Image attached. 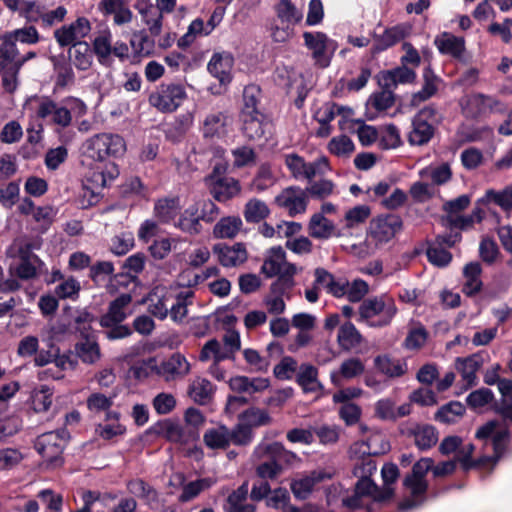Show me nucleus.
Instances as JSON below:
<instances>
[{
	"mask_svg": "<svg viewBox=\"0 0 512 512\" xmlns=\"http://www.w3.org/2000/svg\"><path fill=\"white\" fill-rule=\"evenodd\" d=\"M134 8L141 16L142 22L147 26L151 36L160 35L163 26V16L154 7L151 0H136Z\"/></svg>",
	"mask_w": 512,
	"mask_h": 512,
	"instance_id": "6ab92c4d",
	"label": "nucleus"
},
{
	"mask_svg": "<svg viewBox=\"0 0 512 512\" xmlns=\"http://www.w3.org/2000/svg\"><path fill=\"white\" fill-rule=\"evenodd\" d=\"M420 176L422 178L431 179L432 183L435 185H442L451 179L452 172L449 164L442 163L441 165L435 167L431 166L421 170Z\"/></svg>",
	"mask_w": 512,
	"mask_h": 512,
	"instance_id": "bf43d9fd",
	"label": "nucleus"
},
{
	"mask_svg": "<svg viewBox=\"0 0 512 512\" xmlns=\"http://www.w3.org/2000/svg\"><path fill=\"white\" fill-rule=\"evenodd\" d=\"M101 139L104 143L105 154L108 159L111 157H118L124 154L126 150V144L124 139L116 134L102 133Z\"/></svg>",
	"mask_w": 512,
	"mask_h": 512,
	"instance_id": "e2e57ef3",
	"label": "nucleus"
},
{
	"mask_svg": "<svg viewBox=\"0 0 512 512\" xmlns=\"http://www.w3.org/2000/svg\"><path fill=\"white\" fill-rule=\"evenodd\" d=\"M187 93L181 84L168 83L159 85L149 96V103L158 111L171 113L176 111L186 100Z\"/></svg>",
	"mask_w": 512,
	"mask_h": 512,
	"instance_id": "6e6552de",
	"label": "nucleus"
},
{
	"mask_svg": "<svg viewBox=\"0 0 512 512\" xmlns=\"http://www.w3.org/2000/svg\"><path fill=\"white\" fill-rule=\"evenodd\" d=\"M275 18L279 22L298 24L303 18V12L291 0H279L275 6Z\"/></svg>",
	"mask_w": 512,
	"mask_h": 512,
	"instance_id": "09e8293b",
	"label": "nucleus"
},
{
	"mask_svg": "<svg viewBox=\"0 0 512 512\" xmlns=\"http://www.w3.org/2000/svg\"><path fill=\"white\" fill-rule=\"evenodd\" d=\"M61 433L52 431L41 435L35 443L37 452L49 461L57 459L63 452Z\"/></svg>",
	"mask_w": 512,
	"mask_h": 512,
	"instance_id": "b1692460",
	"label": "nucleus"
},
{
	"mask_svg": "<svg viewBox=\"0 0 512 512\" xmlns=\"http://www.w3.org/2000/svg\"><path fill=\"white\" fill-rule=\"evenodd\" d=\"M180 208L179 197L160 198L155 201L153 214L160 223L167 224L174 220Z\"/></svg>",
	"mask_w": 512,
	"mask_h": 512,
	"instance_id": "473e14b6",
	"label": "nucleus"
},
{
	"mask_svg": "<svg viewBox=\"0 0 512 512\" xmlns=\"http://www.w3.org/2000/svg\"><path fill=\"white\" fill-rule=\"evenodd\" d=\"M229 437V428L225 425H217L204 432L203 442L208 449L225 450L230 446Z\"/></svg>",
	"mask_w": 512,
	"mask_h": 512,
	"instance_id": "f704fd0d",
	"label": "nucleus"
},
{
	"mask_svg": "<svg viewBox=\"0 0 512 512\" xmlns=\"http://www.w3.org/2000/svg\"><path fill=\"white\" fill-rule=\"evenodd\" d=\"M188 394L194 402L206 404L214 394V386L206 378L196 377L189 385Z\"/></svg>",
	"mask_w": 512,
	"mask_h": 512,
	"instance_id": "37998d69",
	"label": "nucleus"
},
{
	"mask_svg": "<svg viewBox=\"0 0 512 512\" xmlns=\"http://www.w3.org/2000/svg\"><path fill=\"white\" fill-rule=\"evenodd\" d=\"M431 458H421L417 461L412 469V473L404 480V485L409 489L414 497L423 494L427 489V481L425 476L433 467Z\"/></svg>",
	"mask_w": 512,
	"mask_h": 512,
	"instance_id": "dca6fc26",
	"label": "nucleus"
},
{
	"mask_svg": "<svg viewBox=\"0 0 512 512\" xmlns=\"http://www.w3.org/2000/svg\"><path fill=\"white\" fill-rule=\"evenodd\" d=\"M259 89L256 86H248L243 91V107L240 112L242 132L250 140H260L270 131V123L257 108Z\"/></svg>",
	"mask_w": 512,
	"mask_h": 512,
	"instance_id": "7ed1b4c3",
	"label": "nucleus"
},
{
	"mask_svg": "<svg viewBox=\"0 0 512 512\" xmlns=\"http://www.w3.org/2000/svg\"><path fill=\"white\" fill-rule=\"evenodd\" d=\"M465 111L471 117H479L493 113L502 114L506 111V106L493 96L476 93L468 97Z\"/></svg>",
	"mask_w": 512,
	"mask_h": 512,
	"instance_id": "4468645a",
	"label": "nucleus"
},
{
	"mask_svg": "<svg viewBox=\"0 0 512 512\" xmlns=\"http://www.w3.org/2000/svg\"><path fill=\"white\" fill-rule=\"evenodd\" d=\"M209 34L210 33H206V26L203 20L197 18L190 23L187 32L178 39V46L180 48H186L190 46L197 37L207 36Z\"/></svg>",
	"mask_w": 512,
	"mask_h": 512,
	"instance_id": "338daca9",
	"label": "nucleus"
},
{
	"mask_svg": "<svg viewBox=\"0 0 512 512\" xmlns=\"http://www.w3.org/2000/svg\"><path fill=\"white\" fill-rule=\"evenodd\" d=\"M112 33L106 29L100 31L94 38L92 47L100 64L107 65L111 62L112 56Z\"/></svg>",
	"mask_w": 512,
	"mask_h": 512,
	"instance_id": "4c0bfd02",
	"label": "nucleus"
},
{
	"mask_svg": "<svg viewBox=\"0 0 512 512\" xmlns=\"http://www.w3.org/2000/svg\"><path fill=\"white\" fill-rule=\"evenodd\" d=\"M227 116L222 112L211 113L203 122V135L206 138H220L227 133Z\"/></svg>",
	"mask_w": 512,
	"mask_h": 512,
	"instance_id": "79ce46f5",
	"label": "nucleus"
},
{
	"mask_svg": "<svg viewBox=\"0 0 512 512\" xmlns=\"http://www.w3.org/2000/svg\"><path fill=\"white\" fill-rule=\"evenodd\" d=\"M253 457L257 460H264L256 469L257 475L263 479H273L282 470L278 462L295 459L296 455L286 451L281 443L274 442L259 444L253 452Z\"/></svg>",
	"mask_w": 512,
	"mask_h": 512,
	"instance_id": "20e7f679",
	"label": "nucleus"
},
{
	"mask_svg": "<svg viewBox=\"0 0 512 512\" xmlns=\"http://www.w3.org/2000/svg\"><path fill=\"white\" fill-rule=\"evenodd\" d=\"M85 153L94 164L86 176L84 189L92 197H97L103 188L118 177L119 169L113 161L108 160L100 134L87 140Z\"/></svg>",
	"mask_w": 512,
	"mask_h": 512,
	"instance_id": "f257e3e1",
	"label": "nucleus"
},
{
	"mask_svg": "<svg viewBox=\"0 0 512 512\" xmlns=\"http://www.w3.org/2000/svg\"><path fill=\"white\" fill-rule=\"evenodd\" d=\"M316 283L335 297H342L346 294L347 281L336 280L335 277L322 268L315 270Z\"/></svg>",
	"mask_w": 512,
	"mask_h": 512,
	"instance_id": "ea45409f",
	"label": "nucleus"
},
{
	"mask_svg": "<svg viewBox=\"0 0 512 512\" xmlns=\"http://www.w3.org/2000/svg\"><path fill=\"white\" fill-rule=\"evenodd\" d=\"M415 78V71L402 65L391 70L380 72L379 83L384 89H392L399 84L412 83Z\"/></svg>",
	"mask_w": 512,
	"mask_h": 512,
	"instance_id": "cd10ccee",
	"label": "nucleus"
},
{
	"mask_svg": "<svg viewBox=\"0 0 512 512\" xmlns=\"http://www.w3.org/2000/svg\"><path fill=\"white\" fill-rule=\"evenodd\" d=\"M214 253L217 255L218 261L224 267H235L243 264L248 257L245 246L241 243L233 245L216 244L213 247Z\"/></svg>",
	"mask_w": 512,
	"mask_h": 512,
	"instance_id": "412c9836",
	"label": "nucleus"
},
{
	"mask_svg": "<svg viewBox=\"0 0 512 512\" xmlns=\"http://www.w3.org/2000/svg\"><path fill=\"white\" fill-rule=\"evenodd\" d=\"M438 122V113L433 107L427 106L421 109L413 119L409 143L418 146L428 143L434 135Z\"/></svg>",
	"mask_w": 512,
	"mask_h": 512,
	"instance_id": "9d476101",
	"label": "nucleus"
},
{
	"mask_svg": "<svg viewBox=\"0 0 512 512\" xmlns=\"http://www.w3.org/2000/svg\"><path fill=\"white\" fill-rule=\"evenodd\" d=\"M39 244L32 242L26 237H18L6 249V256L14 262L38 257L33 253L34 249H38Z\"/></svg>",
	"mask_w": 512,
	"mask_h": 512,
	"instance_id": "72a5a7b5",
	"label": "nucleus"
},
{
	"mask_svg": "<svg viewBox=\"0 0 512 512\" xmlns=\"http://www.w3.org/2000/svg\"><path fill=\"white\" fill-rule=\"evenodd\" d=\"M295 25L288 22H279L273 19L270 27V36L276 43H285L289 41L294 35Z\"/></svg>",
	"mask_w": 512,
	"mask_h": 512,
	"instance_id": "774afa93",
	"label": "nucleus"
},
{
	"mask_svg": "<svg viewBox=\"0 0 512 512\" xmlns=\"http://www.w3.org/2000/svg\"><path fill=\"white\" fill-rule=\"evenodd\" d=\"M284 163L291 176L296 180L311 181L315 177L324 176L331 170L327 157L321 156L313 162H306L303 157L295 153L286 154Z\"/></svg>",
	"mask_w": 512,
	"mask_h": 512,
	"instance_id": "0eeeda50",
	"label": "nucleus"
},
{
	"mask_svg": "<svg viewBox=\"0 0 512 512\" xmlns=\"http://www.w3.org/2000/svg\"><path fill=\"white\" fill-rule=\"evenodd\" d=\"M243 226L239 216L222 217L213 227V237L216 239H232L237 236Z\"/></svg>",
	"mask_w": 512,
	"mask_h": 512,
	"instance_id": "58836bf2",
	"label": "nucleus"
},
{
	"mask_svg": "<svg viewBox=\"0 0 512 512\" xmlns=\"http://www.w3.org/2000/svg\"><path fill=\"white\" fill-rule=\"evenodd\" d=\"M308 197L317 200H325L338 194L336 184L330 179H320L317 181H309V185L305 188Z\"/></svg>",
	"mask_w": 512,
	"mask_h": 512,
	"instance_id": "3c124183",
	"label": "nucleus"
},
{
	"mask_svg": "<svg viewBox=\"0 0 512 512\" xmlns=\"http://www.w3.org/2000/svg\"><path fill=\"white\" fill-rule=\"evenodd\" d=\"M162 434L166 439L175 443H187L198 437L197 432L186 431L180 424L172 421H165L163 423Z\"/></svg>",
	"mask_w": 512,
	"mask_h": 512,
	"instance_id": "603ef678",
	"label": "nucleus"
},
{
	"mask_svg": "<svg viewBox=\"0 0 512 512\" xmlns=\"http://www.w3.org/2000/svg\"><path fill=\"white\" fill-rule=\"evenodd\" d=\"M295 381L305 393H318L323 390L318 368L310 363H302L299 366Z\"/></svg>",
	"mask_w": 512,
	"mask_h": 512,
	"instance_id": "a878e982",
	"label": "nucleus"
},
{
	"mask_svg": "<svg viewBox=\"0 0 512 512\" xmlns=\"http://www.w3.org/2000/svg\"><path fill=\"white\" fill-rule=\"evenodd\" d=\"M41 261L38 257H31L22 261L10 264L9 271L12 276H16L22 280H30L37 276V269Z\"/></svg>",
	"mask_w": 512,
	"mask_h": 512,
	"instance_id": "864d4df0",
	"label": "nucleus"
},
{
	"mask_svg": "<svg viewBox=\"0 0 512 512\" xmlns=\"http://www.w3.org/2000/svg\"><path fill=\"white\" fill-rule=\"evenodd\" d=\"M376 462L368 456L358 460L354 466V474L359 478L353 496L343 499V505L348 508H358L364 505L365 498H371L374 501H385L392 497L393 488H378L371 480L370 476L376 471Z\"/></svg>",
	"mask_w": 512,
	"mask_h": 512,
	"instance_id": "f03ea898",
	"label": "nucleus"
},
{
	"mask_svg": "<svg viewBox=\"0 0 512 512\" xmlns=\"http://www.w3.org/2000/svg\"><path fill=\"white\" fill-rule=\"evenodd\" d=\"M69 61L79 70H87L92 65L93 57L86 41H77L68 50Z\"/></svg>",
	"mask_w": 512,
	"mask_h": 512,
	"instance_id": "e433bc0d",
	"label": "nucleus"
},
{
	"mask_svg": "<svg viewBox=\"0 0 512 512\" xmlns=\"http://www.w3.org/2000/svg\"><path fill=\"white\" fill-rule=\"evenodd\" d=\"M261 271L269 278L279 276V281H285L291 286V279L296 274L297 267L286 260L284 249L276 246L266 252Z\"/></svg>",
	"mask_w": 512,
	"mask_h": 512,
	"instance_id": "1a4fd4ad",
	"label": "nucleus"
},
{
	"mask_svg": "<svg viewBox=\"0 0 512 512\" xmlns=\"http://www.w3.org/2000/svg\"><path fill=\"white\" fill-rule=\"evenodd\" d=\"M411 434L415 445L420 450H428L436 445L438 441V433L435 427L428 424L417 425L411 430Z\"/></svg>",
	"mask_w": 512,
	"mask_h": 512,
	"instance_id": "49530a36",
	"label": "nucleus"
},
{
	"mask_svg": "<svg viewBox=\"0 0 512 512\" xmlns=\"http://www.w3.org/2000/svg\"><path fill=\"white\" fill-rule=\"evenodd\" d=\"M270 214L267 204L257 198L250 199L244 208L245 220L249 223L260 222Z\"/></svg>",
	"mask_w": 512,
	"mask_h": 512,
	"instance_id": "4d7b16f0",
	"label": "nucleus"
},
{
	"mask_svg": "<svg viewBox=\"0 0 512 512\" xmlns=\"http://www.w3.org/2000/svg\"><path fill=\"white\" fill-rule=\"evenodd\" d=\"M303 39L315 63L322 68L329 66L336 49L334 42L322 32H304Z\"/></svg>",
	"mask_w": 512,
	"mask_h": 512,
	"instance_id": "9b49d317",
	"label": "nucleus"
},
{
	"mask_svg": "<svg viewBox=\"0 0 512 512\" xmlns=\"http://www.w3.org/2000/svg\"><path fill=\"white\" fill-rule=\"evenodd\" d=\"M307 231L310 237L319 240H327L337 236L336 225L323 216V213L312 214L307 225Z\"/></svg>",
	"mask_w": 512,
	"mask_h": 512,
	"instance_id": "c756f323",
	"label": "nucleus"
},
{
	"mask_svg": "<svg viewBox=\"0 0 512 512\" xmlns=\"http://www.w3.org/2000/svg\"><path fill=\"white\" fill-rule=\"evenodd\" d=\"M91 31V25L87 18L79 17L66 28V44L72 41H81Z\"/></svg>",
	"mask_w": 512,
	"mask_h": 512,
	"instance_id": "680f3d73",
	"label": "nucleus"
},
{
	"mask_svg": "<svg viewBox=\"0 0 512 512\" xmlns=\"http://www.w3.org/2000/svg\"><path fill=\"white\" fill-rule=\"evenodd\" d=\"M193 297L194 292L192 290L172 292L168 315H170L174 322L180 323L184 320L188 313V306L192 304Z\"/></svg>",
	"mask_w": 512,
	"mask_h": 512,
	"instance_id": "2f4dec72",
	"label": "nucleus"
},
{
	"mask_svg": "<svg viewBox=\"0 0 512 512\" xmlns=\"http://www.w3.org/2000/svg\"><path fill=\"white\" fill-rule=\"evenodd\" d=\"M376 369L386 375L394 378L404 375L407 371L406 363L401 360H395L387 355H379L374 359Z\"/></svg>",
	"mask_w": 512,
	"mask_h": 512,
	"instance_id": "de8ad7c7",
	"label": "nucleus"
},
{
	"mask_svg": "<svg viewBox=\"0 0 512 512\" xmlns=\"http://www.w3.org/2000/svg\"><path fill=\"white\" fill-rule=\"evenodd\" d=\"M298 362L291 356L283 357L273 369L274 376L279 380H291L299 369Z\"/></svg>",
	"mask_w": 512,
	"mask_h": 512,
	"instance_id": "69168bd1",
	"label": "nucleus"
},
{
	"mask_svg": "<svg viewBox=\"0 0 512 512\" xmlns=\"http://www.w3.org/2000/svg\"><path fill=\"white\" fill-rule=\"evenodd\" d=\"M233 64L234 60L230 53H216L208 63V71L217 78L220 83H229Z\"/></svg>",
	"mask_w": 512,
	"mask_h": 512,
	"instance_id": "7c9ffc66",
	"label": "nucleus"
},
{
	"mask_svg": "<svg viewBox=\"0 0 512 512\" xmlns=\"http://www.w3.org/2000/svg\"><path fill=\"white\" fill-rule=\"evenodd\" d=\"M26 105L35 111L38 118L47 120L53 124H63L64 108L57 105L49 98L30 100Z\"/></svg>",
	"mask_w": 512,
	"mask_h": 512,
	"instance_id": "5701e85b",
	"label": "nucleus"
},
{
	"mask_svg": "<svg viewBox=\"0 0 512 512\" xmlns=\"http://www.w3.org/2000/svg\"><path fill=\"white\" fill-rule=\"evenodd\" d=\"M208 181L211 194L219 202H226L237 196L241 191L239 182L232 177L211 175Z\"/></svg>",
	"mask_w": 512,
	"mask_h": 512,
	"instance_id": "a211bd4d",
	"label": "nucleus"
},
{
	"mask_svg": "<svg viewBox=\"0 0 512 512\" xmlns=\"http://www.w3.org/2000/svg\"><path fill=\"white\" fill-rule=\"evenodd\" d=\"M275 201L281 208L287 210L292 217L304 214L307 210L309 197L305 189L299 186H290L276 196Z\"/></svg>",
	"mask_w": 512,
	"mask_h": 512,
	"instance_id": "ddd939ff",
	"label": "nucleus"
},
{
	"mask_svg": "<svg viewBox=\"0 0 512 512\" xmlns=\"http://www.w3.org/2000/svg\"><path fill=\"white\" fill-rule=\"evenodd\" d=\"M17 48L12 37H4V41L0 46V71L6 68L14 69L17 61Z\"/></svg>",
	"mask_w": 512,
	"mask_h": 512,
	"instance_id": "13d9d810",
	"label": "nucleus"
},
{
	"mask_svg": "<svg viewBox=\"0 0 512 512\" xmlns=\"http://www.w3.org/2000/svg\"><path fill=\"white\" fill-rule=\"evenodd\" d=\"M482 269L478 262H471L467 264L463 269V292L472 296L478 293L482 288V281L480 278Z\"/></svg>",
	"mask_w": 512,
	"mask_h": 512,
	"instance_id": "a19ab883",
	"label": "nucleus"
},
{
	"mask_svg": "<svg viewBox=\"0 0 512 512\" xmlns=\"http://www.w3.org/2000/svg\"><path fill=\"white\" fill-rule=\"evenodd\" d=\"M190 369V363L185 356L180 353H174L156 367V373L164 378L165 381H173L185 377L190 372Z\"/></svg>",
	"mask_w": 512,
	"mask_h": 512,
	"instance_id": "2eb2a0df",
	"label": "nucleus"
},
{
	"mask_svg": "<svg viewBox=\"0 0 512 512\" xmlns=\"http://www.w3.org/2000/svg\"><path fill=\"white\" fill-rule=\"evenodd\" d=\"M397 313L394 301L388 297H373L364 300L358 309V321L370 327H383L391 323Z\"/></svg>",
	"mask_w": 512,
	"mask_h": 512,
	"instance_id": "423d86ee",
	"label": "nucleus"
},
{
	"mask_svg": "<svg viewBox=\"0 0 512 512\" xmlns=\"http://www.w3.org/2000/svg\"><path fill=\"white\" fill-rule=\"evenodd\" d=\"M334 475L333 470L319 469L310 474L292 481L291 490L298 499H306L313 491L314 486L326 479H331Z\"/></svg>",
	"mask_w": 512,
	"mask_h": 512,
	"instance_id": "f3484780",
	"label": "nucleus"
},
{
	"mask_svg": "<svg viewBox=\"0 0 512 512\" xmlns=\"http://www.w3.org/2000/svg\"><path fill=\"white\" fill-rule=\"evenodd\" d=\"M363 341V336L355 325L349 321L340 325L337 334V343L344 351L357 348Z\"/></svg>",
	"mask_w": 512,
	"mask_h": 512,
	"instance_id": "c9c22d12",
	"label": "nucleus"
},
{
	"mask_svg": "<svg viewBox=\"0 0 512 512\" xmlns=\"http://www.w3.org/2000/svg\"><path fill=\"white\" fill-rule=\"evenodd\" d=\"M248 494V483H243L233 491L227 499L225 510L227 512H255V506L245 503Z\"/></svg>",
	"mask_w": 512,
	"mask_h": 512,
	"instance_id": "a18cd8bd",
	"label": "nucleus"
},
{
	"mask_svg": "<svg viewBox=\"0 0 512 512\" xmlns=\"http://www.w3.org/2000/svg\"><path fill=\"white\" fill-rule=\"evenodd\" d=\"M215 481L212 478H202L189 482L183 487L179 500L187 502L197 497L202 491L209 489Z\"/></svg>",
	"mask_w": 512,
	"mask_h": 512,
	"instance_id": "0e129e2a",
	"label": "nucleus"
},
{
	"mask_svg": "<svg viewBox=\"0 0 512 512\" xmlns=\"http://www.w3.org/2000/svg\"><path fill=\"white\" fill-rule=\"evenodd\" d=\"M173 291L163 292L157 290L149 297V312L160 320H164L168 316L171 294Z\"/></svg>",
	"mask_w": 512,
	"mask_h": 512,
	"instance_id": "8fccbe9b",
	"label": "nucleus"
},
{
	"mask_svg": "<svg viewBox=\"0 0 512 512\" xmlns=\"http://www.w3.org/2000/svg\"><path fill=\"white\" fill-rule=\"evenodd\" d=\"M74 353L76 357L88 365L96 364L102 357L100 346L92 334L84 335L75 344Z\"/></svg>",
	"mask_w": 512,
	"mask_h": 512,
	"instance_id": "bb28decb",
	"label": "nucleus"
},
{
	"mask_svg": "<svg viewBox=\"0 0 512 512\" xmlns=\"http://www.w3.org/2000/svg\"><path fill=\"white\" fill-rule=\"evenodd\" d=\"M434 44L440 53L461 59L465 52V40L449 32L436 36Z\"/></svg>",
	"mask_w": 512,
	"mask_h": 512,
	"instance_id": "c85d7f7f",
	"label": "nucleus"
},
{
	"mask_svg": "<svg viewBox=\"0 0 512 512\" xmlns=\"http://www.w3.org/2000/svg\"><path fill=\"white\" fill-rule=\"evenodd\" d=\"M230 353L223 348L222 343L216 339L207 341L201 349L199 360L202 362H221L226 359H231Z\"/></svg>",
	"mask_w": 512,
	"mask_h": 512,
	"instance_id": "5fc2aeb1",
	"label": "nucleus"
},
{
	"mask_svg": "<svg viewBox=\"0 0 512 512\" xmlns=\"http://www.w3.org/2000/svg\"><path fill=\"white\" fill-rule=\"evenodd\" d=\"M411 32V26L407 23L397 24L390 28L385 29L381 35H375V43L372 48L373 53L384 51L404 38Z\"/></svg>",
	"mask_w": 512,
	"mask_h": 512,
	"instance_id": "aec40b11",
	"label": "nucleus"
},
{
	"mask_svg": "<svg viewBox=\"0 0 512 512\" xmlns=\"http://www.w3.org/2000/svg\"><path fill=\"white\" fill-rule=\"evenodd\" d=\"M475 437L479 440L492 439L494 454L491 457L494 459V463H496L505 450L509 432L504 423L498 420H491L477 429Z\"/></svg>",
	"mask_w": 512,
	"mask_h": 512,
	"instance_id": "f8f14e48",
	"label": "nucleus"
},
{
	"mask_svg": "<svg viewBox=\"0 0 512 512\" xmlns=\"http://www.w3.org/2000/svg\"><path fill=\"white\" fill-rule=\"evenodd\" d=\"M365 366L359 358H348L344 360L338 370L330 372L331 383L340 387L345 380H351L363 374Z\"/></svg>",
	"mask_w": 512,
	"mask_h": 512,
	"instance_id": "393cba45",
	"label": "nucleus"
},
{
	"mask_svg": "<svg viewBox=\"0 0 512 512\" xmlns=\"http://www.w3.org/2000/svg\"><path fill=\"white\" fill-rule=\"evenodd\" d=\"M131 301L132 297L129 294H122L117 297L110 303L107 313L101 317V325L104 327H111L125 320L131 313Z\"/></svg>",
	"mask_w": 512,
	"mask_h": 512,
	"instance_id": "4be33fe9",
	"label": "nucleus"
},
{
	"mask_svg": "<svg viewBox=\"0 0 512 512\" xmlns=\"http://www.w3.org/2000/svg\"><path fill=\"white\" fill-rule=\"evenodd\" d=\"M465 413V407L460 402H450L441 407L435 417L438 421L443 423H454Z\"/></svg>",
	"mask_w": 512,
	"mask_h": 512,
	"instance_id": "052dcab7",
	"label": "nucleus"
},
{
	"mask_svg": "<svg viewBox=\"0 0 512 512\" xmlns=\"http://www.w3.org/2000/svg\"><path fill=\"white\" fill-rule=\"evenodd\" d=\"M481 367V361L478 356L472 355L467 358H457L456 369L461 374L466 386L470 387L476 384V373Z\"/></svg>",
	"mask_w": 512,
	"mask_h": 512,
	"instance_id": "c03bdc74",
	"label": "nucleus"
},
{
	"mask_svg": "<svg viewBox=\"0 0 512 512\" xmlns=\"http://www.w3.org/2000/svg\"><path fill=\"white\" fill-rule=\"evenodd\" d=\"M474 452V445L471 443L461 444L456 454V461L462 464L465 469H469L474 466H487L489 464H495L492 457H481L477 461H472L471 456Z\"/></svg>",
	"mask_w": 512,
	"mask_h": 512,
	"instance_id": "6e6d98bb",
	"label": "nucleus"
},
{
	"mask_svg": "<svg viewBox=\"0 0 512 512\" xmlns=\"http://www.w3.org/2000/svg\"><path fill=\"white\" fill-rule=\"evenodd\" d=\"M401 229L402 220L397 215L388 214L372 219L365 239L367 253H374L389 243Z\"/></svg>",
	"mask_w": 512,
	"mask_h": 512,
	"instance_id": "39448f33",
	"label": "nucleus"
}]
</instances>
